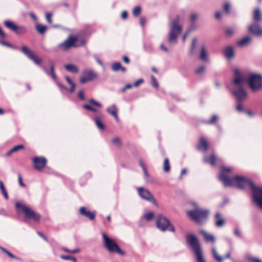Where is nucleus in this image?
<instances>
[{
  "instance_id": "393cba45",
  "label": "nucleus",
  "mask_w": 262,
  "mask_h": 262,
  "mask_svg": "<svg viewBox=\"0 0 262 262\" xmlns=\"http://www.w3.org/2000/svg\"><path fill=\"white\" fill-rule=\"evenodd\" d=\"M106 111L118 121L117 109L115 105H112L106 109Z\"/></svg>"
},
{
  "instance_id": "aec40b11",
  "label": "nucleus",
  "mask_w": 262,
  "mask_h": 262,
  "mask_svg": "<svg viewBox=\"0 0 262 262\" xmlns=\"http://www.w3.org/2000/svg\"><path fill=\"white\" fill-rule=\"evenodd\" d=\"M200 233L203 235L206 242L214 243L215 242V237L213 234L207 233L205 230H201Z\"/></svg>"
},
{
  "instance_id": "412c9836",
  "label": "nucleus",
  "mask_w": 262,
  "mask_h": 262,
  "mask_svg": "<svg viewBox=\"0 0 262 262\" xmlns=\"http://www.w3.org/2000/svg\"><path fill=\"white\" fill-rule=\"evenodd\" d=\"M225 56L227 59H231L234 56V50L232 46H229L225 48L223 51Z\"/></svg>"
},
{
  "instance_id": "a878e982",
  "label": "nucleus",
  "mask_w": 262,
  "mask_h": 262,
  "mask_svg": "<svg viewBox=\"0 0 262 262\" xmlns=\"http://www.w3.org/2000/svg\"><path fill=\"white\" fill-rule=\"evenodd\" d=\"M111 68L112 70L115 72L121 70L122 72L124 73L126 71L125 68L122 67L121 63L119 62L113 63L112 65Z\"/></svg>"
},
{
  "instance_id": "ddd939ff",
  "label": "nucleus",
  "mask_w": 262,
  "mask_h": 262,
  "mask_svg": "<svg viewBox=\"0 0 262 262\" xmlns=\"http://www.w3.org/2000/svg\"><path fill=\"white\" fill-rule=\"evenodd\" d=\"M33 166L36 170L41 171L46 166L47 161L43 157H35L32 159Z\"/></svg>"
},
{
  "instance_id": "7ed1b4c3",
  "label": "nucleus",
  "mask_w": 262,
  "mask_h": 262,
  "mask_svg": "<svg viewBox=\"0 0 262 262\" xmlns=\"http://www.w3.org/2000/svg\"><path fill=\"white\" fill-rule=\"evenodd\" d=\"M185 238L195 257L196 262H206L203 250L197 237L193 234L188 233L186 235Z\"/></svg>"
},
{
  "instance_id": "5fc2aeb1",
  "label": "nucleus",
  "mask_w": 262,
  "mask_h": 262,
  "mask_svg": "<svg viewBox=\"0 0 262 262\" xmlns=\"http://www.w3.org/2000/svg\"><path fill=\"white\" fill-rule=\"evenodd\" d=\"M78 97L81 100H85V97L84 96V92L83 90L80 91L77 94Z\"/></svg>"
},
{
  "instance_id": "a211bd4d",
  "label": "nucleus",
  "mask_w": 262,
  "mask_h": 262,
  "mask_svg": "<svg viewBox=\"0 0 262 262\" xmlns=\"http://www.w3.org/2000/svg\"><path fill=\"white\" fill-rule=\"evenodd\" d=\"M79 213L81 215L85 216L91 220H93L95 217V213L89 210H87L84 207L80 208Z\"/></svg>"
},
{
  "instance_id": "f704fd0d",
  "label": "nucleus",
  "mask_w": 262,
  "mask_h": 262,
  "mask_svg": "<svg viewBox=\"0 0 262 262\" xmlns=\"http://www.w3.org/2000/svg\"><path fill=\"white\" fill-rule=\"evenodd\" d=\"M163 170L166 172H168L170 170V165L168 158H165L164 160L163 163Z\"/></svg>"
},
{
  "instance_id": "f8f14e48",
  "label": "nucleus",
  "mask_w": 262,
  "mask_h": 262,
  "mask_svg": "<svg viewBox=\"0 0 262 262\" xmlns=\"http://www.w3.org/2000/svg\"><path fill=\"white\" fill-rule=\"evenodd\" d=\"M138 193L142 199L152 203H156V201L153 195L147 189L143 187L138 188Z\"/></svg>"
},
{
  "instance_id": "680f3d73",
  "label": "nucleus",
  "mask_w": 262,
  "mask_h": 262,
  "mask_svg": "<svg viewBox=\"0 0 262 262\" xmlns=\"http://www.w3.org/2000/svg\"><path fill=\"white\" fill-rule=\"evenodd\" d=\"M187 169L186 168H183L181 170V176L179 177V179L181 180L182 179V176L187 173Z\"/></svg>"
},
{
  "instance_id": "37998d69",
  "label": "nucleus",
  "mask_w": 262,
  "mask_h": 262,
  "mask_svg": "<svg viewBox=\"0 0 262 262\" xmlns=\"http://www.w3.org/2000/svg\"><path fill=\"white\" fill-rule=\"evenodd\" d=\"M89 102L92 105L96 106L98 107H101L102 106V104L99 102L95 101L94 99H91L89 100Z\"/></svg>"
},
{
  "instance_id": "4be33fe9",
  "label": "nucleus",
  "mask_w": 262,
  "mask_h": 262,
  "mask_svg": "<svg viewBox=\"0 0 262 262\" xmlns=\"http://www.w3.org/2000/svg\"><path fill=\"white\" fill-rule=\"evenodd\" d=\"M198 148L203 151H206L208 150V143L204 137L201 138L199 144L198 145Z\"/></svg>"
},
{
  "instance_id": "79ce46f5",
  "label": "nucleus",
  "mask_w": 262,
  "mask_h": 262,
  "mask_svg": "<svg viewBox=\"0 0 262 262\" xmlns=\"http://www.w3.org/2000/svg\"><path fill=\"white\" fill-rule=\"evenodd\" d=\"M141 12V7L140 6L135 7L133 10V14L134 16H138Z\"/></svg>"
},
{
  "instance_id": "473e14b6",
  "label": "nucleus",
  "mask_w": 262,
  "mask_h": 262,
  "mask_svg": "<svg viewBox=\"0 0 262 262\" xmlns=\"http://www.w3.org/2000/svg\"><path fill=\"white\" fill-rule=\"evenodd\" d=\"M27 32V28L25 26H16L15 32L19 35L25 34Z\"/></svg>"
},
{
  "instance_id": "09e8293b",
  "label": "nucleus",
  "mask_w": 262,
  "mask_h": 262,
  "mask_svg": "<svg viewBox=\"0 0 262 262\" xmlns=\"http://www.w3.org/2000/svg\"><path fill=\"white\" fill-rule=\"evenodd\" d=\"M199 15L198 13H193L191 14L190 16V20L192 23H194L198 18Z\"/></svg>"
},
{
  "instance_id": "6e6552de",
  "label": "nucleus",
  "mask_w": 262,
  "mask_h": 262,
  "mask_svg": "<svg viewBox=\"0 0 262 262\" xmlns=\"http://www.w3.org/2000/svg\"><path fill=\"white\" fill-rule=\"evenodd\" d=\"M248 83L249 87L253 92L259 91L262 89V76L258 74L250 75Z\"/></svg>"
},
{
  "instance_id": "0eeeda50",
  "label": "nucleus",
  "mask_w": 262,
  "mask_h": 262,
  "mask_svg": "<svg viewBox=\"0 0 262 262\" xmlns=\"http://www.w3.org/2000/svg\"><path fill=\"white\" fill-rule=\"evenodd\" d=\"M156 226L161 231L166 230L172 232L175 231V229L169 220L161 214H159L156 217Z\"/></svg>"
},
{
  "instance_id": "6e6d98bb",
  "label": "nucleus",
  "mask_w": 262,
  "mask_h": 262,
  "mask_svg": "<svg viewBox=\"0 0 262 262\" xmlns=\"http://www.w3.org/2000/svg\"><path fill=\"white\" fill-rule=\"evenodd\" d=\"M191 31H192L191 29H189L187 32H186L185 33V34H184V35L182 37V41L183 42H184L185 41L186 38L189 35V34L191 33Z\"/></svg>"
},
{
  "instance_id": "3c124183",
  "label": "nucleus",
  "mask_w": 262,
  "mask_h": 262,
  "mask_svg": "<svg viewBox=\"0 0 262 262\" xmlns=\"http://www.w3.org/2000/svg\"><path fill=\"white\" fill-rule=\"evenodd\" d=\"M234 235L238 238H242V234L238 228H235L234 230Z\"/></svg>"
},
{
  "instance_id": "4d7b16f0",
  "label": "nucleus",
  "mask_w": 262,
  "mask_h": 262,
  "mask_svg": "<svg viewBox=\"0 0 262 262\" xmlns=\"http://www.w3.org/2000/svg\"><path fill=\"white\" fill-rule=\"evenodd\" d=\"M24 148V146L23 145H18L15 146L12 148V151H16L19 149H23Z\"/></svg>"
},
{
  "instance_id": "49530a36",
  "label": "nucleus",
  "mask_w": 262,
  "mask_h": 262,
  "mask_svg": "<svg viewBox=\"0 0 262 262\" xmlns=\"http://www.w3.org/2000/svg\"><path fill=\"white\" fill-rule=\"evenodd\" d=\"M224 10L227 14H229L230 12V4L229 3H226L224 6Z\"/></svg>"
},
{
  "instance_id": "c85d7f7f",
  "label": "nucleus",
  "mask_w": 262,
  "mask_h": 262,
  "mask_svg": "<svg viewBox=\"0 0 262 262\" xmlns=\"http://www.w3.org/2000/svg\"><path fill=\"white\" fill-rule=\"evenodd\" d=\"M200 58L202 60H208V53L205 46H202L201 48V54Z\"/></svg>"
},
{
  "instance_id": "4468645a",
  "label": "nucleus",
  "mask_w": 262,
  "mask_h": 262,
  "mask_svg": "<svg viewBox=\"0 0 262 262\" xmlns=\"http://www.w3.org/2000/svg\"><path fill=\"white\" fill-rule=\"evenodd\" d=\"M77 39V38L76 37L71 36L65 41L58 44L57 48L61 49L64 51L67 50L72 47L76 46L75 43Z\"/></svg>"
},
{
  "instance_id": "20e7f679",
  "label": "nucleus",
  "mask_w": 262,
  "mask_h": 262,
  "mask_svg": "<svg viewBox=\"0 0 262 262\" xmlns=\"http://www.w3.org/2000/svg\"><path fill=\"white\" fill-rule=\"evenodd\" d=\"M192 205L195 209L188 211L187 214L191 219L200 224L203 220L207 219L210 211L207 209H200L196 203H192Z\"/></svg>"
},
{
  "instance_id": "603ef678",
  "label": "nucleus",
  "mask_w": 262,
  "mask_h": 262,
  "mask_svg": "<svg viewBox=\"0 0 262 262\" xmlns=\"http://www.w3.org/2000/svg\"><path fill=\"white\" fill-rule=\"evenodd\" d=\"M112 142L117 146H119L120 145V139L118 137H116L112 139Z\"/></svg>"
},
{
  "instance_id": "9b49d317",
  "label": "nucleus",
  "mask_w": 262,
  "mask_h": 262,
  "mask_svg": "<svg viewBox=\"0 0 262 262\" xmlns=\"http://www.w3.org/2000/svg\"><path fill=\"white\" fill-rule=\"evenodd\" d=\"M22 52L30 60H32L36 64H40L41 59L38 58L35 54L26 46H23L21 48Z\"/></svg>"
},
{
  "instance_id": "9d476101",
  "label": "nucleus",
  "mask_w": 262,
  "mask_h": 262,
  "mask_svg": "<svg viewBox=\"0 0 262 262\" xmlns=\"http://www.w3.org/2000/svg\"><path fill=\"white\" fill-rule=\"evenodd\" d=\"M42 68L43 70L45 71V72L46 73V74L48 76L51 77L61 90H64L65 91H69V90H68V89L66 86H65L62 84L57 81V77L54 72V64L52 63L50 64V71H48L47 69L45 67L42 66Z\"/></svg>"
},
{
  "instance_id": "b1692460",
  "label": "nucleus",
  "mask_w": 262,
  "mask_h": 262,
  "mask_svg": "<svg viewBox=\"0 0 262 262\" xmlns=\"http://www.w3.org/2000/svg\"><path fill=\"white\" fill-rule=\"evenodd\" d=\"M251 38L249 36H246L238 40L236 44L238 46L243 47L247 46L251 42Z\"/></svg>"
},
{
  "instance_id": "052dcab7",
  "label": "nucleus",
  "mask_w": 262,
  "mask_h": 262,
  "mask_svg": "<svg viewBox=\"0 0 262 262\" xmlns=\"http://www.w3.org/2000/svg\"><path fill=\"white\" fill-rule=\"evenodd\" d=\"M236 110L239 112H242L244 111V110L241 104V102H238L236 106Z\"/></svg>"
},
{
  "instance_id": "72a5a7b5",
  "label": "nucleus",
  "mask_w": 262,
  "mask_h": 262,
  "mask_svg": "<svg viewBox=\"0 0 262 262\" xmlns=\"http://www.w3.org/2000/svg\"><path fill=\"white\" fill-rule=\"evenodd\" d=\"M65 78L67 82L71 85V88L69 89V92L71 93L74 92L75 89V83L72 81L69 77L66 76Z\"/></svg>"
},
{
  "instance_id": "8fccbe9b",
  "label": "nucleus",
  "mask_w": 262,
  "mask_h": 262,
  "mask_svg": "<svg viewBox=\"0 0 262 262\" xmlns=\"http://www.w3.org/2000/svg\"><path fill=\"white\" fill-rule=\"evenodd\" d=\"M151 82L152 85L154 87H155L156 88H158V83L155 77L153 75L151 76Z\"/></svg>"
},
{
  "instance_id": "de8ad7c7",
  "label": "nucleus",
  "mask_w": 262,
  "mask_h": 262,
  "mask_svg": "<svg viewBox=\"0 0 262 262\" xmlns=\"http://www.w3.org/2000/svg\"><path fill=\"white\" fill-rule=\"evenodd\" d=\"M234 31L232 28H228L226 30V34L227 36H231L234 34Z\"/></svg>"
},
{
  "instance_id": "2f4dec72",
  "label": "nucleus",
  "mask_w": 262,
  "mask_h": 262,
  "mask_svg": "<svg viewBox=\"0 0 262 262\" xmlns=\"http://www.w3.org/2000/svg\"><path fill=\"white\" fill-rule=\"evenodd\" d=\"M253 19L254 21L256 23L261 21V13L258 9H256L254 10L253 14Z\"/></svg>"
},
{
  "instance_id": "0e129e2a",
  "label": "nucleus",
  "mask_w": 262,
  "mask_h": 262,
  "mask_svg": "<svg viewBox=\"0 0 262 262\" xmlns=\"http://www.w3.org/2000/svg\"><path fill=\"white\" fill-rule=\"evenodd\" d=\"M37 233L39 236H40L41 238H42L45 241H48L47 237L45 235H44L42 233L38 231V232H37Z\"/></svg>"
},
{
  "instance_id": "58836bf2",
  "label": "nucleus",
  "mask_w": 262,
  "mask_h": 262,
  "mask_svg": "<svg viewBox=\"0 0 262 262\" xmlns=\"http://www.w3.org/2000/svg\"><path fill=\"white\" fill-rule=\"evenodd\" d=\"M217 120H218L217 116L216 115H214L212 116L211 119H210V120L206 121L205 122V123L207 124H214L216 122Z\"/></svg>"
},
{
  "instance_id": "5701e85b",
  "label": "nucleus",
  "mask_w": 262,
  "mask_h": 262,
  "mask_svg": "<svg viewBox=\"0 0 262 262\" xmlns=\"http://www.w3.org/2000/svg\"><path fill=\"white\" fill-rule=\"evenodd\" d=\"M215 225L218 227H223L225 223V220L222 218L220 212H217L215 215Z\"/></svg>"
},
{
  "instance_id": "f3484780",
  "label": "nucleus",
  "mask_w": 262,
  "mask_h": 262,
  "mask_svg": "<svg viewBox=\"0 0 262 262\" xmlns=\"http://www.w3.org/2000/svg\"><path fill=\"white\" fill-rule=\"evenodd\" d=\"M212 255L215 261L217 262H223L225 258H230L231 253L230 252H227L225 257H222L220 255L217 249L215 247H213L211 249Z\"/></svg>"
},
{
  "instance_id": "f03ea898",
  "label": "nucleus",
  "mask_w": 262,
  "mask_h": 262,
  "mask_svg": "<svg viewBox=\"0 0 262 262\" xmlns=\"http://www.w3.org/2000/svg\"><path fill=\"white\" fill-rule=\"evenodd\" d=\"M233 90L231 92L236 97L238 102H241L247 97V93L244 89V79L242 71L238 69L234 70Z\"/></svg>"
},
{
  "instance_id": "cd10ccee",
  "label": "nucleus",
  "mask_w": 262,
  "mask_h": 262,
  "mask_svg": "<svg viewBox=\"0 0 262 262\" xmlns=\"http://www.w3.org/2000/svg\"><path fill=\"white\" fill-rule=\"evenodd\" d=\"M204 162L206 163L210 164L211 165L214 166L216 165V157L214 155L210 157H205L204 158Z\"/></svg>"
},
{
  "instance_id": "2eb2a0df",
  "label": "nucleus",
  "mask_w": 262,
  "mask_h": 262,
  "mask_svg": "<svg viewBox=\"0 0 262 262\" xmlns=\"http://www.w3.org/2000/svg\"><path fill=\"white\" fill-rule=\"evenodd\" d=\"M97 77V75L92 70H84L80 77V82L84 83L86 82L93 80Z\"/></svg>"
},
{
  "instance_id": "864d4df0",
  "label": "nucleus",
  "mask_w": 262,
  "mask_h": 262,
  "mask_svg": "<svg viewBox=\"0 0 262 262\" xmlns=\"http://www.w3.org/2000/svg\"><path fill=\"white\" fill-rule=\"evenodd\" d=\"M18 183L20 185V186H21L23 187H26V185L23 182V179H22L21 176L20 174H18Z\"/></svg>"
},
{
  "instance_id": "1a4fd4ad",
  "label": "nucleus",
  "mask_w": 262,
  "mask_h": 262,
  "mask_svg": "<svg viewBox=\"0 0 262 262\" xmlns=\"http://www.w3.org/2000/svg\"><path fill=\"white\" fill-rule=\"evenodd\" d=\"M15 206L17 209H21L25 213L26 217L32 219L35 221L39 222L40 219V215L37 212L34 211L29 207L19 202L15 204Z\"/></svg>"
},
{
  "instance_id": "c03bdc74",
  "label": "nucleus",
  "mask_w": 262,
  "mask_h": 262,
  "mask_svg": "<svg viewBox=\"0 0 262 262\" xmlns=\"http://www.w3.org/2000/svg\"><path fill=\"white\" fill-rule=\"evenodd\" d=\"M0 44H2L4 46H7L13 49H17L18 48L17 47L11 45L10 43L3 40H0Z\"/></svg>"
},
{
  "instance_id": "4c0bfd02",
  "label": "nucleus",
  "mask_w": 262,
  "mask_h": 262,
  "mask_svg": "<svg viewBox=\"0 0 262 262\" xmlns=\"http://www.w3.org/2000/svg\"><path fill=\"white\" fill-rule=\"evenodd\" d=\"M82 107L84 109L91 111L94 113H97L98 114L100 113V112H98L97 110L95 108H94L92 106L89 105V104H84L82 105Z\"/></svg>"
},
{
  "instance_id": "13d9d810",
  "label": "nucleus",
  "mask_w": 262,
  "mask_h": 262,
  "mask_svg": "<svg viewBox=\"0 0 262 262\" xmlns=\"http://www.w3.org/2000/svg\"><path fill=\"white\" fill-rule=\"evenodd\" d=\"M52 14L51 13H47L46 15V19L49 24L52 23L51 16Z\"/></svg>"
},
{
  "instance_id": "e433bc0d",
  "label": "nucleus",
  "mask_w": 262,
  "mask_h": 262,
  "mask_svg": "<svg viewBox=\"0 0 262 262\" xmlns=\"http://www.w3.org/2000/svg\"><path fill=\"white\" fill-rule=\"evenodd\" d=\"M47 29V27L41 25L40 24H37L36 26V29L40 34H43Z\"/></svg>"
},
{
  "instance_id": "7c9ffc66",
  "label": "nucleus",
  "mask_w": 262,
  "mask_h": 262,
  "mask_svg": "<svg viewBox=\"0 0 262 262\" xmlns=\"http://www.w3.org/2000/svg\"><path fill=\"white\" fill-rule=\"evenodd\" d=\"M4 24L8 29L15 32L17 26L14 23L10 20H6Z\"/></svg>"
},
{
  "instance_id": "a19ab883",
  "label": "nucleus",
  "mask_w": 262,
  "mask_h": 262,
  "mask_svg": "<svg viewBox=\"0 0 262 262\" xmlns=\"http://www.w3.org/2000/svg\"><path fill=\"white\" fill-rule=\"evenodd\" d=\"M60 257L63 260H71L73 262H77V259L75 257L69 255H61Z\"/></svg>"
},
{
  "instance_id": "f257e3e1",
  "label": "nucleus",
  "mask_w": 262,
  "mask_h": 262,
  "mask_svg": "<svg viewBox=\"0 0 262 262\" xmlns=\"http://www.w3.org/2000/svg\"><path fill=\"white\" fill-rule=\"evenodd\" d=\"M231 171L230 168L222 167L219 177V180L224 183L225 187L235 186L244 189L249 186L252 189L254 203L262 210V186H255L250 179L243 176H236L230 179L225 173Z\"/></svg>"
},
{
  "instance_id": "423d86ee",
  "label": "nucleus",
  "mask_w": 262,
  "mask_h": 262,
  "mask_svg": "<svg viewBox=\"0 0 262 262\" xmlns=\"http://www.w3.org/2000/svg\"><path fill=\"white\" fill-rule=\"evenodd\" d=\"M102 235L104 247L110 253L116 252L121 255L125 254L115 241L108 237L104 232L102 233Z\"/></svg>"
},
{
  "instance_id": "bb28decb",
  "label": "nucleus",
  "mask_w": 262,
  "mask_h": 262,
  "mask_svg": "<svg viewBox=\"0 0 262 262\" xmlns=\"http://www.w3.org/2000/svg\"><path fill=\"white\" fill-rule=\"evenodd\" d=\"M198 42L197 38H194L192 39L191 46L189 50V54L191 56H194L196 54V48Z\"/></svg>"
},
{
  "instance_id": "bf43d9fd",
  "label": "nucleus",
  "mask_w": 262,
  "mask_h": 262,
  "mask_svg": "<svg viewBox=\"0 0 262 262\" xmlns=\"http://www.w3.org/2000/svg\"><path fill=\"white\" fill-rule=\"evenodd\" d=\"M143 79L141 78V79H139L138 80H137V81H136L134 83V86L135 87H137L139 86V84H140L141 83H143Z\"/></svg>"
},
{
  "instance_id": "69168bd1",
  "label": "nucleus",
  "mask_w": 262,
  "mask_h": 262,
  "mask_svg": "<svg viewBox=\"0 0 262 262\" xmlns=\"http://www.w3.org/2000/svg\"><path fill=\"white\" fill-rule=\"evenodd\" d=\"M145 18L144 17H141L140 18V24H141V25L143 27L145 25Z\"/></svg>"
},
{
  "instance_id": "c756f323",
  "label": "nucleus",
  "mask_w": 262,
  "mask_h": 262,
  "mask_svg": "<svg viewBox=\"0 0 262 262\" xmlns=\"http://www.w3.org/2000/svg\"><path fill=\"white\" fill-rule=\"evenodd\" d=\"M64 68L69 72L73 73H77L78 72V68L74 64H69L64 66Z\"/></svg>"
},
{
  "instance_id": "774afa93",
  "label": "nucleus",
  "mask_w": 262,
  "mask_h": 262,
  "mask_svg": "<svg viewBox=\"0 0 262 262\" xmlns=\"http://www.w3.org/2000/svg\"><path fill=\"white\" fill-rule=\"evenodd\" d=\"M249 260L252 262H262L259 259L254 257H251Z\"/></svg>"
},
{
  "instance_id": "338daca9",
  "label": "nucleus",
  "mask_w": 262,
  "mask_h": 262,
  "mask_svg": "<svg viewBox=\"0 0 262 262\" xmlns=\"http://www.w3.org/2000/svg\"><path fill=\"white\" fill-rule=\"evenodd\" d=\"M160 49L165 52H167L168 51V49L163 44L160 45Z\"/></svg>"
},
{
  "instance_id": "dca6fc26",
  "label": "nucleus",
  "mask_w": 262,
  "mask_h": 262,
  "mask_svg": "<svg viewBox=\"0 0 262 262\" xmlns=\"http://www.w3.org/2000/svg\"><path fill=\"white\" fill-rule=\"evenodd\" d=\"M248 32L256 36L260 37L262 36V28L259 25L254 22L248 27Z\"/></svg>"
},
{
  "instance_id": "39448f33",
  "label": "nucleus",
  "mask_w": 262,
  "mask_h": 262,
  "mask_svg": "<svg viewBox=\"0 0 262 262\" xmlns=\"http://www.w3.org/2000/svg\"><path fill=\"white\" fill-rule=\"evenodd\" d=\"M179 20V17L177 16L174 20L171 21L170 30L168 37L169 44H176L177 43V37L182 30V27L178 24Z\"/></svg>"
},
{
  "instance_id": "6ab92c4d",
  "label": "nucleus",
  "mask_w": 262,
  "mask_h": 262,
  "mask_svg": "<svg viewBox=\"0 0 262 262\" xmlns=\"http://www.w3.org/2000/svg\"><path fill=\"white\" fill-rule=\"evenodd\" d=\"M103 117V115L102 113H98V115H97L93 118V120L96 123L97 127L100 130H103L104 129V125L102 122H101L100 119Z\"/></svg>"
},
{
  "instance_id": "ea45409f",
  "label": "nucleus",
  "mask_w": 262,
  "mask_h": 262,
  "mask_svg": "<svg viewBox=\"0 0 262 262\" xmlns=\"http://www.w3.org/2000/svg\"><path fill=\"white\" fill-rule=\"evenodd\" d=\"M154 213L152 212H148L147 213L145 214L143 216V217L146 221H151L154 218Z\"/></svg>"
},
{
  "instance_id": "c9c22d12",
  "label": "nucleus",
  "mask_w": 262,
  "mask_h": 262,
  "mask_svg": "<svg viewBox=\"0 0 262 262\" xmlns=\"http://www.w3.org/2000/svg\"><path fill=\"white\" fill-rule=\"evenodd\" d=\"M0 249L5 253H6L9 257L12 258H14L16 260H20V259L15 256L14 255H13V254H12L11 252H10L9 251H8L7 249H6L5 248H3V247H0Z\"/></svg>"
},
{
  "instance_id": "e2e57ef3",
  "label": "nucleus",
  "mask_w": 262,
  "mask_h": 262,
  "mask_svg": "<svg viewBox=\"0 0 262 262\" xmlns=\"http://www.w3.org/2000/svg\"><path fill=\"white\" fill-rule=\"evenodd\" d=\"M0 189L2 191V192L6 191L4 185L1 180H0Z\"/></svg>"
},
{
  "instance_id": "a18cd8bd",
  "label": "nucleus",
  "mask_w": 262,
  "mask_h": 262,
  "mask_svg": "<svg viewBox=\"0 0 262 262\" xmlns=\"http://www.w3.org/2000/svg\"><path fill=\"white\" fill-rule=\"evenodd\" d=\"M205 71V67L204 66H202L196 69L195 71V72L196 74L201 75Z\"/></svg>"
}]
</instances>
